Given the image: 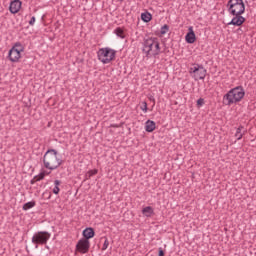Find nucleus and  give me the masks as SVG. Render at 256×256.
<instances>
[{
  "instance_id": "obj_1",
  "label": "nucleus",
  "mask_w": 256,
  "mask_h": 256,
  "mask_svg": "<svg viewBox=\"0 0 256 256\" xmlns=\"http://www.w3.org/2000/svg\"><path fill=\"white\" fill-rule=\"evenodd\" d=\"M59 152L55 149H48L43 156V163L45 169H49L50 171H55V169H59L61 165H63V159L58 158Z\"/></svg>"
},
{
  "instance_id": "obj_2",
  "label": "nucleus",
  "mask_w": 256,
  "mask_h": 256,
  "mask_svg": "<svg viewBox=\"0 0 256 256\" xmlns=\"http://www.w3.org/2000/svg\"><path fill=\"white\" fill-rule=\"evenodd\" d=\"M161 44L159 43V38L150 37L144 39L143 42V53H145L146 57H157V55H161Z\"/></svg>"
},
{
  "instance_id": "obj_3",
  "label": "nucleus",
  "mask_w": 256,
  "mask_h": 256,
  "mask_svg": "<svg viewBox=\"0 0 256 256\" xmlns=\"http://www.w3.org/2000/svg\"><path fill=\"white\" fill-rule=\"evenodd\" d=\"M243 97H245V89H243V86H237L223 96V105L231 107V105L239 103Z\"/></svg>"
},
{
  "instance_id": "obj_4",
  "label": "nucleus",
  "mask_w": 256,
  "mask_h": 256,
  "mask_svg": "<svg viewBox=\"0 0 256 256\" xmlns=\"http://www.w3.org/2000/svg\"><path fill=\"white\" fill-rule=\"evenodd\" d=\"M116 55L117 51L109 47L100 48L97 52L98 61H101L104 65L111 63V61H115Z\"/></svg>"
},
{
  "instance_id": "obj_5",
  "label": "nucleus",
  "mask_w": 256,
  "mask_h": 256,
  "mask_svg": "<svg viewBox=\"0 0 256 256\" xmlns=\"http://www.w3.org/2000/svg\"><path fill=\"white\" fill-rule=\"evenodd\" d=\"M227 9L230 15H243L245 13V3L243 0H229Z\"/></svg>"
},
{
  "instance_id": "obj_6",
  "label": "nucleus",
  "mask_w": 256,
  "mask_h": 256,
  "mask_svg": "<svg viewBox=\"0 0 256 256\" xmlns=\"http://www.w3.org/2000/svg\"><path fill=\"white\" fill-rule=\"evenodd\" d=\"M190 75L195 79V81H203L207 77V69L203 67V64H193V67L189 70Z\"/></svg>"
},
{
  "instance_id": "obj_7",
  "label": "nucleus",
  "mask_w": 256,
  "mask_h": 256,
  "mask_svg": "<svg viewBox=\"0 0 256 256\" xmlns=\"http://www.w3.org/2000/svg\"><path fill=\"white\" fill-rule=\"evenodd\" d=\"M51 239V233L47 231L36 232L32 237V243L36 245V249L39 248V245H47V241Z\"/></svg>"
},
{
  "instance_id": "obj_8",
  "label": "nucleus",
  "mask_w": 256,
  "mask_h": 256,
  "mask_svg": "<svg viewBox=\"0 0 256 256\" xmlns=\"http://www.w3.org/2000/svg\"><path fill=\"white\" fill-rule=\"evenodd\" d=\"M24 47L20 42L15 43V45L9 50L8 59L12 63H17L21 59V52L24 51Z\"/></svg>"
},
{
  "instance_id": "obj_9",
  "label": "nucleus",
  "mask_w": 256,
  "mask_h": 256,
  "mask_svg": "<svg viewBox=\"0 0 256 256\" xmlns=\"http://www.w3.org/2000/svg\"><path fill=\"white\" fill-rule=\"evenodd\" d=\"M90 247L91 242H89V240H85L84 238H82L76 244V251L85 255V253H89Z\"/></svg>"
},
{
  "instance_id": "obj_10",
  "label": "nucleus",
  "mask_w": 256,
  "mask_h": 256,
  "mask_svg": "<svg viewBox=\"0 0 256 256\" xmlns=\"http://www.w3.org/2000/svg\"><path fill=\"white\" fill-rule=\"evenodd\" d=\"M233 15L232 20L228 23V25H233L234 27H241L243 23H245L246 19L243 17V14H231Z\"/></svg>"
},
{
  "instance_id": "obj_11",
  "label": "nucleus",
  "mask_w": 256,
  "mask_h": 256,
  "mask_svg": "<svg viewBox=\"0 0 256 256\" xmlns=\"http://www.w3.org/2000/svg\"><path fill=\"white\" fill-rule=\"evenodd\" d=\"M21 5H23V3L20 0L12 1L9 6L10 13L15 15L18 11H21Z\"/></svg>"
},
{
  "instance_id": "obj_12",
  "label": "nucleus",
  "mask_w": 256,
  "mask_h": 256,
  "mask_svg": "<svg viewBox=\"0 0 256 256\" xmlns=\"http://www.w3.org/2000/svg\"><path fill=\"white\" fill-rule=\"evenodd\" d=\"M188 33L185 36L186 43L193 44L197 41V37L195 36V31H193V27L190 26L188 29Z\"/></svg>"
},
{
  "instance_id": "obj_13",
  "label": "nucleus",
  "mask_w": 256,
  "mask_h": 256,
  "mask_svg": "<svg viewBox=\"0 0 256 256\" xmlns=\"http://www.w3.org/2000/svg\"><path fill=\"white\" fill-rule=\"evenodd\" d=\"M82 235L84 240L89 241V239H93V237H95V229L92 227L86 228L83 230Z\"/></svg>"
},
{
  "instance_id": "obj_14",
  "label": "nucleus",
  "mask_w": 256,
  "mask_h": 256,
  "mask_svg": "<svg viewBox=\"0 0 256 256\" xmlns=\"http://www.w3.org/2000/svg\"><path fill=\"white\" fill-rule=\"evenodd\" d=\"M157 129V124L153 120H147L145 123V131L147 133H153V131Z\"/></svg>"
},
{
  "instance_id": "obj_15",
  "label": "nucleus",
  "mask_w": 256,
  "mask_h": 256,
  "mask_svg": "<svg viewBox=\"0 0 256 256\" xmlns=\"http://www.w3.org/2000/svg\"><path fill=\"white\" fill-rule=\"evenodd\" d=\"M45 179V171L40 172L39 175L34 176V178L30 181L31 185H35L37 181H43Z\"/></svg>"
},
{
  "instance_id": "obj_16",
  "label": "nucleus",
  "mask_w": 256,
  "mask_h": 256,
  "mask_svg": "<svg viewBox=\"0 0 256 256\" xmlns=\"http://www.w3.org/2000/svg\"><path fill=\"white\" fill-rule=\"evenodd\" d=\"M154 210H153V207L151 206H147L145 208L142 209V214L145 216V217H151V215H153Z\"/></svg>"
},
{
  "instance_id": "obj_17",
  "label": "nucleus",
  "mask_w": 256,
  "mask_h": 256,
  "mask_svg": "<svg viewBox=\"0 0 256 256\" xmlns=\"http://www.w3.org/2000/svg\"><path fill=\"white\" fill-rule=\"evenodd\" d=\"M141 19L144 23H149V21L153 19V15H151L149 12H144L141 14Z\"/></svg>"
},
{
  "instance_id": "obj_18",
  "label": "nucleus",
  "mask_w": 256,
  "mask_h": 256,
  "mask_svg": "<svg viewBox=\"0 0 256 256\" xmlns=\"http://www.w3.org/2000/svg\"><path fill=\"white\" fill-rule=\"evenodd\" d=\"M244 127L243 126H239L236 130L235 133V137H237V141H241V139H243V136L245 135V132H241L243 131Z\"/></svg>"
},
{
  "instance_id": "obj_19",
  "label": "nucleus",
  "mask_w": 256,
  "mask_h": 256,
  "mask_svg": "<svg viewBox=\"0 0 256 256\" xmlns=\"http://www.w3.org/2000/svg\"><path fill=\"white\" fill-rule=\"evenodd\" d=\"M115 35H117V37H120V39H125V31L123 30V28L121 27H117L114 30Z\"/></svg>"
},
{
  "instance_id": "obj_20",
  "label": "nucleus",
  "mask_w": 256,
  "mask_h": 256,
  "mask_svg": "<svg viewBox=\"0 0 256 256\" xmlns=\"http://www.w3.org/2000/svg\"><path fill=\"white\" fill-rule=\"evenodd\" d=\"M36 203L35 201H30V202H27L23 205L22 209L23 211H29V209H33V207H35Z\"/></svg>"
},
{
  "instance_id": "obj_21",
  "label": "nucleus",
  "mask_w": 256,
  "mask_h": 256,
  "mask_svg": "<svg viewBox=\"0 0 256 256\" xmlns=\"http://www.w3.org/2000/svg\"><path fill=\"white\" fill-rule=\"evenodd\" d=\"M98 172L97 169L89 170L86 174V179H91L93 175H97Z\"/></svg>"
},
{
  "instance_id": "obj_22",
  "label": "nucleus",
  "mask_w": 256,
  "mask_h": 256,
  "mask_svg": "<svg viewBox=\"0 0 256 256\" xmlns=\"http://www.w3.org/2000/svg\"><path fill=\"white\" fill-rule=\"evenodd\" d=\"M169 32V25L165 24L160 29V35H166Z\"/></svg>"
},
{
  "instance_id": "obj_23",
  "label": "nucleus",
  "mask_w": 256,
  "mask_h": 256,
  "mask_svg": "<svg viewBox=\"0 0 256 256\" xmlns=\"http://www.w3.org/2000/svg\"><path fill=\"white\" fill-rule=\"evenodd\" d=\"M104 243L102 246V251H107L108 247H109V239H107V237L104 238Z\"/></svg>"
},
{
  "instance_id": "obj_24",
  "label": "nucleus",
  "mask_w": 256,
  "mask_h": 256,
  "mask_svg": "<svg viewBox=\"0 0 256 256\" xmlns=\"http://www.w3.org/2000/svg\"><path fill=\"white\" fill-rule=\"evenodd\" d=\"M203 105H205V99L199 98L197 100V107H203Z\"/></svg>"
},
{
  "instance_id": "obj_25",
  "label": "nucleus",
  "mask_w": 256,
  "mask_h": 256,
  "mask_svg": "<svg viewBox=\"0 0 256 256\" xmlns=\"http://www.w3.org/2000/svg\"><path fill=\"white\" fill-rule=\"evenodd\" d=\"M148 109L147 102H142L141 110L144 111V113H147Z\"/></svg>"
},
{
  "instance_id": "obj_26",
  "label": "nucleus",
  "mask_w": 256,
  "mask_h": 256,
  "mask_svg": "<svg viewBox=\"0 0 256 256\" xmlns=\"http://www.w3.org/2000/svg\"><path fill=\"white\" fill-rule=\"evenodd\" d=\"M59 191H61V189L59 188V186H55L52 190V193H54V195H59Z\"/></svg>"
},
{
  "instance_id": "obj_27",
  "label": "nucleus",
  "mask_w": 256,
  "mask_h": 256,
  "mask_svg": "<svg viewBox=\"0 0 256 256\" xmlns=\"http://www.w3.org/2000/svg\"><path fill=\"white\" fill-rule=\"evenodd\" d=\"M158 256H165V251L163 248H158Z\"/></svg>"
},
{
  "instance_id": "obj_28",
  "label": "nucleus",
  "mask_w": 256,
  "mask_h": 256,
  "mask_svg": "<svg viewBox=\"0 0 256 256\" xmlns=\"http://www.w3.org/2000/svg\"><path fill=\"white\" fill-rule=\"evenodd\" d=\"M29 25H31V27H33V25H35V16H32L30 21H29Z\"/></svg>"
},
{
  "instance_id": "obj_29",
  "label": "nucleus",
  "mask_w": 256,
  "mask_h": 256,
  "mask_svg": "<svg viewBox=\"0 0 256 256\" xmlns=\"http://www.w3.org/2000/svg\"><path fill=\"white\" fill-rule=\"evenodd\" d=\"M54 185L55 187H59V185H61V180H55Z\"/></svg>"
},
{
  "instance_id": "obj_30",
  "label": "nucleus",
  "mask_w": 256,
  "mask_h": 256,
  "mask_svg": "<svg viewBox=\"0 0 256 256\" xmlns=\"http://www.w3.org/2000/svg\"><path fill=\"white\" fill-rule=\"evenodd\" d=\"M48 199H51V194H49V197H48Z\"/></svg>"
},
{
  "instance_id": "obj_31",
  "label": "nucleus",
  "mask_w": 256,
  "mask_h": 256,
  "mask_svg": "<svg viewBox=\"0 0 256 256\" xmlns=\"http://www.w3.org/2000/svg\"><path fill=\"white\" fill-rule=\"evenodd\" d=\"M118 1L123 2V0H118Z\"/></svg>"
},
{
  "instance_id": "obj_32",
  "label": "nucleus",
  "mask_w": 256,
  "mask_h": 256,
  "mask_svg": "<svg viewBox=\"0 0 256 256\" xmlns=\"http://www.w3.org/2000/svg\"><path fill=\"white\" fill-rule=\"evenodd\" d=\"M16 49H19V47H16Z\"/></svg>"
}]
</instances>
